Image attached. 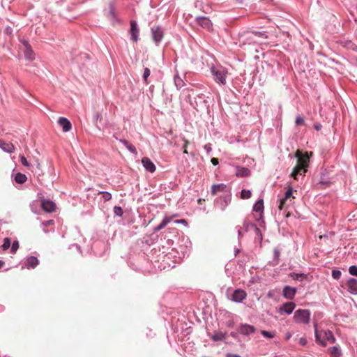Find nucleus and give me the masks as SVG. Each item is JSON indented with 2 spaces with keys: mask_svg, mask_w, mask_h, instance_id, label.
I'll return each mask as SVG.
<instances>
[{
  "mask_svg": "<svg viewBox=\"0 0 357 357\" xmlns=\"http://www.w3.org/2000/svg\"><path fill=\"white\" fill-rule=\"evenodd\" d=\"M113 212L115 216L122 217L123 214V211L121 206H115L113 208Z\"/></svg>",
  "mask_w": 357,
  "mask_h": 357,
  "instance_id": "obj_38",
  "label": "nucleus"
},
{
  "mask_svg": "<svg viewBox=\"0 0 357 357\" xmlns=\"http://www.w3.org/2000/svg\"><path fill=\"white\" fill-rule=\"evenodd\" d=\"M102 120V114L98 113V112H96L95 114H93V122L95 125V126L98 129V130H100V128L98 125V121H101Z\"/></svg>",
  "mask_w": 357,
  "mask_h": 357,
  "instance_id": "obj_34",
  "label": "nucleus"
},
{
  "mask_svg": "<svg viewBox=\"0 0 357 357\" xmlns=\"http://www.w3.org/2000/svg\"><path fill=\"white\" fill-rule=\"evenodd\" d=\"M293 192H294L293 188L290 185H288V188L284 193V197L280 200V207L284 204V202L287 199L293 197Z\"/></svg>",
  "mask_w": 357,
  "mask_h": 357,
  "instance_id": "obj_27",
  "label": "nucleus"
},
{
  "mask_svg": "<svg viewBox=\"0 0 357 357\" xmlns=\"http://www.w3.org/2000/svg\"><path fill=\"white\" fill-rule=\"evenodd\" d=\"M346 286L347 291L352 295H357V279L350 278L347 280Z\"/></svg>",
  "mask_w": 357,
  "mask_h": 357,
  "instance_id": "obj_18",
  "label": "nucleus"
},
{
  "mask_svg": "<svg viewBox=\"0 0 357 357\" xmlns=\"http://www.w3.org/2000/svg\"><path fill=\"white\" fill-rule=\"evenodd\" d=\"M236 228L237 229L238 238L241 239L243 236L244 230L240 226H236Z\"/></svg>",
  "mask_w": 357,
  "mask_h": 357,
  "instance_id": "obj_54",
  "label": "nucleus"
},
{
  "mask_svg": "<svg viewBox=\"0 0 357 357\" xmlns=\"http://www.w3.org/2000/svg\"><path fill=\"white\" fill-rule=\"evenodd\" d=\"M175 222L178 223V224H183V225H188V222H187V221L185 219L176 220H175Z\"/></svg>",
  "mask_w": 357,
  "mask_h": 357,
  "instance_id": "obj_61",
  "label": "nucleus"
},
{
  "mask_svg": "<svg viewBox=\"0 0 357 357\" xmlns=\"http://www.w3.org/2000/svg\"><path fill=\"white\" fill-rule=\"evenodd\" d=\"M57 122L64 132L70 131L72 128L71 122L66 117H59Z\"/></svg>",
  "mask_w": 357,
  "mask_h": 357,
  "instance_id": "obj_20",
  "label": "nucleus"
},
{
  "mask_svg": "<svg viewBox=\"0 0 357 357\" xmlns=\"http://www.w3.org/2000/svg\"><path fill=\"white\" fill-rule=\"evenodd\" d=\"M240 42L241 43V47L245 45L257 44L259 43L258 40L255 39V37L252 31H248L246 34L242 36Z\"/></svg>",
  "mask_w": 357,
  "mask_h": 357,
  "instance_id": "obj_10",
  "label": "nucleus"
},
{
  "mask_svg": "<svg viewBox=\"0 0 357 357\" xmlns=\"http://www.w3.org/2000/svg\"><path fill=\"white\" fill-rule=\"evenodd\" d=\"M235 169V175L237 177L244 178L250 175V170L248 167L236 165Z\"/></svg>",
  "mask_w": 357,
  "mask_h": 357,
  "instance_id": "obj_21",
  "label": "nucleus"
},
{
  "mask_svg": "<svg viewBox=\"0 0 357 357\" xmlns=\"http://www.w3.org/2000/svg\"><path fill=\"white\" fill-rule=\"evenodd\" d=\"M142 163L144 169L150 173H153L156 169L155 165L148 157H144L142 159Z\"/></svg>",
  "mask_w": 357,
  "mask_h": 357,
  "instance_id": "obj_19",
  "label": "nucleus"
},
{
  "mask_svg": "<svg viewBox=\"0 0 357 357\" xmlns=\"http://www.w3.org/2000/svg\"><path fill=\"white\" fill-rule=\"evenodd\" d=\"M314 326L315 341H316L317 343H319V341L321 340V336H320V335H319V333L318 332L317 324H314Z\"/></svg>",
  "mask_w": 357,
  "mask_h": 357,
  "instance_id": "obj_49",
  "label": "nucleus"
},
{
  "mask_svg": "<svg viewBox=\"0 0 357 357\" xmlns=\"http://www.w3.org/2000/svg\"><path fill=\"white\" fill-rule=\"evenodd\" d=\"M348 271L350 275L357 277V266L351 265L349 267Z\"/></svg>",
  "mask_w": 357,
  "mask_h": 357,
  "instance_id": "obj_46",
  "label": "nucleus"
},
{
  "mask_svg": "<svg viewBox=\"0 0 357 357\" xmlns=\"http://www.w3.org/2000/svg\"><path fill=\"white\" fill-rule=\"evenodd\" d=\"M216 185L221 186V187H217V191L218 192H225L227 189V185L225 183H218L215 184Z\"/></svg>",
  "mask_w": 357,
  "mask_h": 357,
  "instance_id": "obj_52",
  "label": "nucleus"
},
{
  "mask_svg": "<svg viewBox=\"0 0 357 357\" xmlns=\"http://www.w3.org/2000/svg\"><path fill=\"white\" fill-rule=\"evenodd\" d=\"M253 211L261 213L264 211L263 199L257 200L253 206Z\"/></svg>",
  "mask_w": 357,
  "mask_h": 357,
  "instance_id": "obj_30",
  "label": "nucleus"
},
{
  "mask_svg": "<svg viewBox=\"0 0 357 357\" xmlns=\"http://www.w3.org/2000/svg\"><path fill=\"white\" fill-rule=\"evenodd\" d=\"M328 351L331 354V357H340L342 355L341 349L338 345L330 347Z\"/></svg>",
  "mask_w": 357,
  "mask_h": 357,
  "instance_id": "obj_26",
  "label": "nucleus"
},
{
  "mask_svg": "<svg viewBox=\"0 0 357 357\" xmlns=\"http://www.w3.org/2000/svg\"><path fill=\"white\" fill-rule=\"evenodd\" d=\"M119 142H121L123 146H125L126 149L131 144L128 140L124 139H119Z\"/></svg>",
  "mask_w": 357,
  "mask_h": 357,
  "instance_id": "obj_57",
  "label": "nucleus"
},
{
  "mask_svg": "<svg viewBox=\"0 0 357 357\" xmlns=\"http://www.w3.org/2000/svg\"><path fill=\"white\" fill-rule=\"evenodd\" d=\"M247 296L245 291L241 289H235L231 295V300L236 303L242 302Z\"/></svg>",
  "mask_w": 357,
  "mask_h": 357,
  "instance_id": "obj_14",
  "label": "nucleus"
},
{
  "mask_svg": "<svg viewBox=\"0 0 357 357\" xmlns=\"http://www.w3.org/2000/svg\"><path fill=\"white\" fill-rule=\"evenodd\" d=\"M109 16L110 19L114 22L119 23L120 20L119 19V17H117V15L115 13L114 4L112 2L109 3Z\"/></svg>",
  "mask_w": 357,
  "mask_h": 357,
  "instance_id": "obj_24",
  "label": "nucleus"
},
{
  "mask_svg": "<svg viewBox=\"0 0 357 357\" xmlns=\"http://www.w3.org/2000/svg\"><path fill=\"white\" fill-rule=\"evenodd\" d=\"M0 149L8 153H12L15 150V147L12 143H8L1 139H0Z\"/></svg>",
  "mask_w": 357,
  "mask_h": 357,
  "instance_id": "obj_22",
  "label": "nucleus"
},
{
  "mask_svg": "<svg viewBox=\"0 0 357 357\" xmlns=\"http://www.w3.org/2000/svg\"><path fill=\"white\" fill-rule=\"evenodd\" d=\"M298 343L301 345V346H305L307 343V340L305 337H301L298 340Z\"/></svg>",
  "mask_w": 357,
  "mask_h": 357,
  "instance_id": "obj_56",
  "label": "nucleus"
},
{
  "mask_svg": "<svg viewBox=\"0 0 357 357\" xmlns=\"http://www.w3.org/2000/svg\"><path fill=\"white\" fill-rule=\"evenodd\" d=\"M280 250L278 248H275L273 250V261L275 264H278L279 263V256H280Z\"/></svg>",
  "mask_w": 357,
  "mask_h": 357,
  "instance_id": "obj_45",
  "label": "nucleus"
},
{
  "mask_svg": "<svg viewBox=\"0 0 357 357\" xmlns=\"http://www.w3.org/2000/svg\"><path fill=\"white\" fill-rule=\"evenodd\" d=\"M261 334L263 337H266V338H268V339H272L275 337V334L274 332H272V331H264V330H262L261 331Z\"/></svg>",
  "mask_w": 357,
  "mask_h": 357,
  "instance_id": "obj_39",
  "label": "nucleus"
},
{
  "mask_svg": "<svg viewBox=\"0 0 357 357\" xmlns=\"http://www.w3.org/2000/svg\"><path fill=\"white\" fill-rule=\"evenodd\" d=\"M331 183V178L328 176V171L326 169H321L319 184L326 188L329 187Z\"/></svg>",
  "mask_w": 357,
  "mask_h": 357,
  "instance_id": "obj_16",
  "label": "nucleus"
},
{
  "mask_svg": "<svg viewBox=\"0 0 357 357\" xmlns=\"http://www.w3.org/2000/svg\"><path fill=\"white\" fill-rule=\"evenodd\" d=\"M255 331L254 326L248 324H241L237 328V331L245 336L254 333Z\"/></svg>",
  "mask_w": 357,
  "mask_h": 357,
  "instance_id": "obj_11",
  "label": "nucleus"
},
{
  "mask_svg": "<svg viewBox=\"0 0 357 357\" xmlns=\"http://www.w3.org/2000/svg\"><path fill=\"white\" fill-rule=\"evenodd\" d=\"M296 292V287L286 285L283 288L282 296L287 299L292 300L295 297Z\"/></svg>",
  "mask_w": 357,
  "mask_h": 357,
  "instance_id": "obj_17",
  "label": "nucleus"
},
{
  "mask_svg": "<svg viewBox=\"0 0 357 357\" xmlns=\"http://www.w3.org/2000/svg\"><path fill=\"white\" fill-rule=\"evenodd\" d=\"M127 149L130 153H132L133 155H137V151L133 144H130L128 146Z\"/></svg>",
  "mask_w": 357,
  "mask_h": 357,
  "instance_id": "obj_50",
  "label": "nucleus"
},
{
  "mask_svg": "<svg viewBox=\"0 0 357 357\" xmlns=\"http://www.w3.org/2000/svg\"><path fill=\"white\" fill-rule=\"evenodd\" d=\"M102 195V198L104 202H108L112 199V194L107 191H99L98 195Z\"/></svg>",
  "mask_w": 357,
  "mask_h": 357,
  "instance_id": "obj_37",
  "label": "nucleus"
},
{
  "mask_svg": "<svg viewBox=\"0 0 357 357\" xmlns=\"http://www.w3.org/2000/svg\"><path fill=\"white\" fill-rule=\"evenodd\" d=\"M98 247H102L103 250H105L106 248V243L105 241H96L93 243L91 245V249L95 253V255L100 256L102 255V252L97 250V248Z\"/></svg>",
  "mask_w": 357,
  "mask_h": 357,
  "instance_id": "obj_23",
  "label": "nucleus"
},
{
  "mask_svg": "<svg viewBox=\"0 0 357 357\" xmlns=\"http://www.w3.org/2000/svg\"><path fill=\"white\" fill-rule=\"evenodd\" d=\"M195 21L202 28L211 31L213 29V24L208 17L198 16L195 18Z\"/></svg>",
  "mask_w": 357,
  "mask_h": 357,
  "instance_id": "obj_9",
  "label": "nucleus"
},
{
  "mask_svg": "<svg viewBox=\"0 0 357 357\" xmlns=\"http://www.w3.org/2000/svg\"><path fill=\"white\" fill-rule=\"evenodd\" d=\"M174 82L177 89H181L185 84L184 81L179 77L178 74L174 75Z\"/></svg>",
  "mask_w": 357,
  "mask_h": 357,
  "instance_id": "obj_33",
  "label": "nucleus"
},
{
  "mask_svg": "<svg viewBox=\"0 0 357 357\" xmlns=\"http://www.w3.org/2000/svg\"><path fill=\"white\" fill-rule=\"evenodd\" d=\"M11 245V240L9 237H6L3 239V244L1 245V248L2 250L6 251L7 250Z\"/></svg>",
  "mask_w": 357,
  "mask_h": 357,
  "instance_id": "obj_36",
  "label": "nucleus"
},
{
  "mask_svg": "<svg viewBox=\"0 0 357 357\" xmlns=\"http://www.w3.org/2000/svg\"><path fill=\"white\" fill-rule=\"evenodd\" d=\"M151 75V70L148 68H145L143 73V79L145 82H146V79Z\"/></svg>",
  "mask_w": 357,
  "mask_h": 357,
  "instance_id": "obj_51",
  "label": "nucleus"
},
{
  "mask_svg": "<svg viewBox=\"0 0 357 357\" xmlns=\"http://www.w3.org/2000/svg\"><path fill=\"white\" fill-rule=\"evenodd\" d=\"M342 275V272L337 269L335 268L332 271V277L335 280H339Z\"/></svg>",
  "mask_w": 357,
  "mask_h": 357,
  "instance_id": "obj_43",
  "label": "nucleus"
},
{
  "mask_svg": "<svg viewBox=\"0 0 357 357\" xmlns=\"http://www.w3.org/2000/svg\"><path fill=\"white\" fill-rule=\"evenodd\" d=\"M119 142H121L123 146H125L126 149L131 144L128 140L124 139H119Z\"/></svg>",
  "mask_w": 357,
  "mask_h": 357,
  "instance_id": "obj_58",
  "label": "nucleus"
},
{
  "mask_svg": "<svg viewBox=\"0 0 357 357\" xmlns=\"http://www.w3.org/2000/svg\"><path fill=\"white\" fill-rule=\"evenodd\" d=\"M211 73L213 75L215 81L220 84L225 85L226 84V77L227 70L222 66L212 67Z\"/></svg>",
  "mask_w": 357,
  "mask_h": 357,
  "instance_id": "obj_4",
  "label": "nucleus"
},
{
  "mask_svg": "<svg viewBox=\"0 0 357 357\" xmlns=\"http://www.w3.org/2000/svg\"><path fill=\"white\" fill-rule=\"evenodd\" d=\"M39 264V260L36 256H29L24 259V266L22 268L28 269H33Z\"/></svg>",
  "mask_w": 357,
  "mask_h": 357,
  "instance_id": "obj_13",
  "label": "nucleus"
},
{
  "mask_svg": "<svg viewBox=\"0 0 357 357\" xmlns=\"http://www.w3.org/2000/svg\"><path fill=\"white\" fill-rule=\"evenodd\" d=\"M26 179H27L26 176L25 174H24L22 173H20V172L17 173L14 177L15 181L19 184L24 183L26 182Z\"/></svg>",
  "mask_w": 357,
  "mask_h": 357,
  "instance_id": "obj_29",
  "label": "nucleus"
},
{
  "mask_svg": "<svg viewBox=\"0 0 357 357\" xmlns=\"http://www.w3.org/2000/svg\"><path fill=\"white\" fill-rule=\"evenodd\" d=\"M251 195H252V192H251V190H250L243 189L241 192V199H248L251 197Z\"/></svg>",
  "mask_w": 357,
  "mask_h": 357,
  "instance_id": "obj_40",
  "label": "nucleus"
},
{
  "mask_svg": "<svg viewBox=\"0 0 357 357\" xmlns=\"http://www.w3.org/2000/svg\"><path fill=\"white\" fill-rule=\"evenodd\" d=\"M21 43L24 46L23 51H24V58L26 60H29L31 61H33L35 59V53H34L32 47H31L30 44L29 43V41L25 39H22V40H21Z\"/></svg>",
  "mask_w": 357,
  "mask_h": 357,
  "instance_id": "obj_7",
  "label": "nucleus"
},
{
  "mask_svg": "<svg viewBox=\"0 0 357 357\" xmlns=\"http://www.w3.org/2000/svg\"><path fill=\"white\" fill-rule=\"evenodd\" d=\"M305 119L301 115H298L296 118L295 123L297 126L304 124Z\"/></svg>",
  "mask_w": 357,
  "mask_h": 357,
  "instance_id": "obj_48",
  "label": "nucleus"
},
{
  "mask_svg": "<svg viewBox=\"0 0 357 357\" xmlns=\"http://www.w3.org/2000/svg\"><path fill=\"white\" fill-rule=\"evenodd\" d=\"M238 333H239L237 331L236 332L233 331V332L230 333L229 335L231 337H232L234 339H235L236 340H237L238 342H241Z\"/></svg>",
  "mask_w": 357,
  "mask_h": 357,
  "instance_id": "obj_53",
  "label": "nucleus"
},
{
  "mask_svg": "<svg viewBox=\"0 0 357 357\" xmlns=\"http://www.w3.org/2000/svg\"><path fill=\"white\" fill-rule=\"evenodd\" d=\"M231 201V192L229 190L227 194L223 195L214 200L215 207L224 211Z\"/></svg>",
  "mask_w": 357,
  "mask_h": 357,
  "instance_id": "obj_5",
  "label": "nucleus"
},
{
  "mask_svg": "<svg viewBox=\"0 0 357 357\" xmlns=\"http://www.w3.org/2000/svg\"><path fill=\"white\" fill-rule=\"evenodd\" d=\"M40 206L42 209L47 213H52L56 209V204L50 199H43Z\"/></svg>",
  "mask_w": 357,
  "mask_h": 357,
  "instance_id": "obj_15",
  "label": "nucleus"
},
{
  "mask_svg": "<svg viewBox=\"0 0 357 357\" xmlns=\"http://www.w3.org/2000/svg\"><path fill=\"white\" fill-rule=\"evenodd\" d=\"M20 244L18 241L15 240L10 245V253L15 254L17 250L19 249Z\"/></svg>",
  "mask_w": 357,
  "mask_h": 357,
  "instance_id": "obj_41",
  "label": "nucleus"
},
{
  "mask_svg": "<svg viewBox=\"0 0 357 357\" xmlns=\"http://www.w3.org/2000/svg\"><path fill=\"white\" fill-rule=\"evenodd\" d=\"M254 231L256 234V239L258 240L261 243L263 240V235H262L261 230L257 226V229H254Z\"/></svg>",
  "mask_w": 357,
  "mask_h": 357,
  "instance_id": "obj_47",
  "label": "nucleus"
},
{
  "mask_svg": "<svg viewBox=\"0 0 357 357\" xmlns=\"http://www.w3.org/2000/svg\"><path fill=\"white\" fill-rule=\"evenodd\" d=\"M187 98L190 105L197 111L199 110V108L206 109H209V98L203 93L198 94L194 98H191L190 95H188Z\"/></svg>",
  "mask_w": 357,
  "mask_h": 357,
  "instance_id": "obj_2",
  "label": "nucleus"
},
{
  "mask_svg": "<svg viewBox=\"0 0 357 357\" xmlns=\"http://www.w3.org/2000/svg\"><path fill=\"white\" fill-rule=\"evenodd\" d=\"M313 128H314L316 130L319 131V130H320L321 129L322 126H321V123H314V124L313 125Z\"/></svg>",
  "mask_w": 357,
  "mask_h": 357,
  "instance_id": "obj_60",
  "label": "nucleus"
},
{
  "mask_svg": "<svg viewBox=\"0 0 357 357\" xmlns=\"http://www.w3.org/2000/svg\"><path fill=\"white\" fill-rule=\"evenodd\" d=\"M324 337L326 340H327L331 343H335L336 341V339L333 333V332L330 330H326L324 331Z\"/></svg>",
  "mask_w": 357,
  "mask_h": 357,
  "instance_id": "obj_32",
  "label": "nucleus"
},
{
  "mask_svg": "<svg viewBox=\"0 0 357 357\" xmlns=\"http://www.w3.org/2000/svg\"><path fill=\"white\" fill-rule=\"evenodd\" d=\"M294 156L297 158V162L296 166L293 168L290 176L295 180H298V176H304L307 172L312 153L297 151Z\"/></svg>",
  "mask_w": 357,
  "mask_h": 357,
  "instance_id": "obj_1",
  "label": "nucleus"
},
{
  "mask_svg": "<svg viewBox=\"0 0 357 357\" xmlns=\"http://www.w3.org/2000/svg\"><path fill=\"white\" fill-rule=\"evenodd\" d=\"M211 161L214 166H216L219 164V160L217 158H212Z\"/></svg>",
  "mask_w": 357,
  "mask_h": 357,
  "instance_id": "obj_63",
  "label": "nucleus"
},
{
  "mask_svg": "<svg viewBox=\"0 0 357 357\" xmlns=\"http://www.w3.org/2000/svg\"><path fill=\"white\" fill-rule=\"evenodd\" d=\"M130 27L129 33L130 34V39L137 43L139 40V27L136 20H131L130 22Z\"/></svg>",
  "mask_w": 357,
  "mask_h": 357,
  "instance_id": "obj_8",
  "label": "nucleus"
},
{
  "mask_svg": "<svg viewBox=\"0 0 357 357\" xmlns=\"http://www.w3.org/2000/svg\"><path fill=\"white\" fill-rule=\"evenodd\" d=\"M204 150L206 151L208 154H209L212 151V145L211 143L206 144L204 146Z\"/></svg>",
  "mask_w": 357,
  "mask_h": 357,
  "instance_id": "obj_55",
  "label": "nucleus"
},
{
  "mask_svg": "<svg viewBox=\"0 0 357 357\" xmlns=\"http://www.w3.org/2000/svg\"><path fill=\"white\" fill-rule=\"evenodd\" d=\"M227 335V333L216 332L211 336V339L214 342L225 341Z\"/></svg>",
  "mask_w": 357,
  "mask_h": 357,
  "instance_id": "obj_25",
  "label": "nucleus"
},
{
  "mask_svg": "<svg viewBox=\"0 0 357 357\" xmlns=\"http://www.w3.org/2000/svg\"><path fill=\"white\" fill-rule=\"evenodd\" d=\"M20 159L23 166L29 168L31 166V165L29 162L26 158L24 155H20Z\"/></svg>",
  "mask_w": 357,
  "mask_h": 357,
  "instance_id": "obj_42",
  "label": "nucleus"
},
{
  "mask_svg": "<svg viewBox=\"0 0 357 357\" xmlns=\"http://www.w3.org/2000/svg\"><path fill=\"white\" fill-rule=\"evenodd\" d=\"M252 32L254 34L256 40H257L258 38H262V39L268 38V36L266 34V32H265V31H252Z\"/></svg>",
  "mask_w": 357,
  "mask_h": 357,
  "instance_id": "obj_35",
  "label": "nucleus"
},
{
  "mask_svg": "<svg viewBox=\"0 0 357 357\" xmlns=\"http://www.w3.org/2000/svg\"><path fill=\"white\" fill-rule=\"evenodd\" d=\"M242 229L245 232H247L250 230L257 229V225L254 222L245 221Z\"/></svg>",
  "mask_w": 357,
  "mask_h": 357,
  "instance_id": "obj_31",
  "label": "nucleus"
},
{
  "mask_svg": "<svg viewBox=\"0 0 357 357\" xmlns=\"http://www.w3.org/2000/svg\"><path fill=\"white\" fill-rule=\"evenodd\" d=\"M296 307V305L293 302H287L283 303L278 310V313L280 314H291Z\"/></svg>",
  "mask_w": 357,
  "mask_h": 357,
  "instance_id": "obj_12",
  "label": "nucleus"
},
{
  "mask_svg": "<svg viewBox=\"0 0 357 357\" xmlns=\"http://www.w3.org/2000/svg\"><path fill=\"white\" fill-rule=\"evenodd\" d=\"M311 312L308 309H298L295 311L294 321L297 324H308L310 321Z\"/></svg>",
  "mask_w": 357,
  "mask_h": 357,
  "instance_id": "obj_3",
  "label": "nucleus"
},
{
  "mask_svg": "<svg viewBox=\"0 0 357 357\" xmlns=\"http://www.w3.org/2000/svg\"><path fill=\"white\" fill-rule=\"evenodd\" d=\"M217 187H219L218 185H216L215 184H213L211 187V195H215L216 193L218 192L217 191Z\"/></svg>",
  "mask_w": 357,
  "mask_h": 357,
  "instance_id": "obj_59",
  "label": "nucleus"
},
{
  "mask_svg": "<svg viewBox=\"0 0 357 357\" xmlns=\"http://www.w3.org/2000/svg\"><path fill=\"white\" fill-rule=\"evenodd\" d=\"M290 277L292 278L294 280H299L301 279H302L303 277H304V273H290Z\"/></svg>",
  "mask_w": 357,
  "mask_h": 357,
  "instance_id": "obj_44",
  "label": "nucleus"
},
{
  "mask_svg": "<svg viewBox=\"0 0 357 357\" xmlns=\"http://www.w3.org/2000/svg\"><path fill=\"white\" fill-rule=\"evenodd\" d=\"M53 222H54L53 220H49L43 222L42 225L43 226H48V225L52 224Z\"/></svg>",
  "mask_w": 357,
  "mask_h": 357,
  "instance_id": "obj_62",
  "label": "nucleus"
},
{
  "mask_svg": "<svg viewBox=\"0 0 357 357\" xmlns=\"http://www.w3.org/2000/svg\"><path fill=\"white\" fill-rule=\"evenodd\" d=\"M226 357H242V356H239L238 354L228 353V354H227Z\"/></svg>",
  "mask_w": 357,
  "mask_h": 357,
  "instance_id": "obj_64",
  "label": "nucleus"
},
{
  "mask_svg": "<svg viewBox=\"0 0 357 357\" xmlns=\"http://www.w3.org/2000/svg\"><path fill=\"white\" fill-rule=\"evenodd\" d=\"M153 40L158 45L164 37V29L160 25L153 26L151 29Z\"/></svg>",
  "mask_w": 357,
  "mask_h": 357,
  "instance_id": "obj_6",
  "label": "nucleus"
},
{
  "mask_svg": "<svg viewBox=\"0 0 357 357\" xmlns=\"http://www.w3.org/2000/svg\"><path fill=\"white\" fill-rule=\"evenodd\" d=\"M171 220V218H168V217H165L162 219V220L161 221V222L157 225L156 227H155L153 228V231H158L160 230H161L162 229H163L164 227H166V225L170 222Z\"/></svg>",
  "mask_w": 357,
  "mask_h": 357,
  "instance_id": "obj_28",
  "label": "nucleus"
}]
</instances>
